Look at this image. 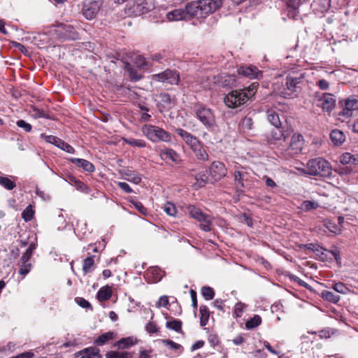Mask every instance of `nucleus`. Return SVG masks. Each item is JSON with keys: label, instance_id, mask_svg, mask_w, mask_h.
<instances>
[{"label": "nucleus", "instance_id": "1", "mask_svg": "<svg viewBox=\"0 0 358 358\" xmlns=\"http://www.w3.org/2000/svg\"><path fill=\"white\" fill-rule=\"evenodd\" d=\"M222 0H199L185 7L173 9L166 14L168 21L187 20L192 17L202 18L217 10L222 6Z\"/></svg>", "mask_w": 358, "mask_h": 358}, {"label": "nucleus", "instance_id": "2", "mask_svg": "<svg viewBox=\"0 0 358 358\" xmlns=\"http://www.w3.org/2000/svg\"><path fill=\"white\" fill-rule=\"evenodd\" d=\"M302 173L314 176L329 177L331 174L330 163L322 157L310 159L306 168H297Z\"/></svg>", "mask_w": 358, "mask_h": 358}, {"label": "nucleus", "instance_id": "3", "mask_svg": "<svg viewBox=\"0 0 358 358\" xmlns=\"http://www.w3.org/2000/svg\"><path fill=\"white\" fill-rule=\"evenodd\" d=\"M258 83H253L248 88L235 90L229 93L225 99V104L229 108H236L245 103L257 92Z\"/></svg>", "mask_w": 358, "mask_h": 358}, {"label": "nucleus", "instance_id": "4", "mask_svg": "<svg viewBox=\"0 0 358 358\" xmlns=\"http://www.w3.org/2000/svg\"><path fill=\"white\" fill-rule=\"evenodd\" d=\"M303 146V137L301 134H294L291 138L290 142L287 144L281 143L279 152L285 157L289 158L299 154Z\"/></svg>", "mask_w": 358, "mask_h": 358}, {"label": "nucleus", "instance_id": "5", "mask_svg": "<svg viewBox=\"0 0 358 358\" xmlns=\"http://www.w3.org/2000/svg\"><path fill=\"white\" fill-rule=\"evenodd\" d=\"M187 209L189 216L200 223L199 227L201 230L210 231L213 229V217L211 215L204 213L199 208L194 206H189Z\"/></svg>", "mask_w": 358, "mask_h": 358}, {"label": "nucleus", "instance_id": "6", "mask_svg": "<svg viewBox=\"0 0 358 358\" xmlns=\"http://www.w3.org/2000/svg\"><path fill=\"white\" fill-rule=\"evenodd\" d=\"M141 131L152 142H170L171 140L169 132L155 125L145 124L142 127Z\"/></svg>", "mask_w": 358, "mask_h": 358}, {"label": "nucleus", "instance_id": "7", "mask_svg": "<svg viewBox=\"0 0 358 358\" xmlns=\"http://www.w3.org/2000/svg\"><path fill=\"white\" fill-rule=\"evenodd\" d=\"M196 117L208 129H213L216 126V121L213 110L203 105H197L194 108Z\"/></svg>", "mask_w": 358, "mask_h": 358}, {"label": "nucleus", "instance_id": "8", "mask_svg": "<svg viewBox=\"0 0 358 358\" xmlns=\"http://www.w3.org/2000/svg\"><path fill=\"white\" fill-rule=\"evenodd\" d=\"M102 0H85L82 12L84 17L89 20L94 19L100 11Z\"/></svg>", "mask_w": 358, "mask_h": 358}, {"label": "nucleus", "instance_id": "9", "mask_svg": "<svg viewBox=\"0 0 358 358\" xmlns=\"http://www.w3.org/2000/svg\"><path fill=\"white\" fill-rule=\"evenodd\" d=\"M303 76H296V75H289L287 77L286 81V89L285 91L281 92V94L285 98H291L293 97V94L294 92L297 91V89L299 87V85L302 82Z\"/></svg>", "mask_w": 358, "mask_h": 358}, {"label": "nucleus", "instance_id": "10", "mask_svg": "<svg viewBox=\"0 0 358 358\" xmlns=\"http://www.w3.org/2000/svg\"><path fill=\"white\" fill-rule=\"evenodd\" d=\"M151 78L152 81L166 83L170 85H177L180 79V76L176 72L169 69L161 73L152 75Z\"/></svg>", "mask_w": 358, "mask_h": 358}, {"label": "nucleus", "instance_id": "11", "mask_svg": "<svg viewBox=\"0 0 358 358\" xmlns=\"http://www.w3.org/2000/svg\"><path fill=\"white\" fill-rule=\"evenodd\" d=\"M227 172L224 164L219 161L213 162L209 168L210 182L213 183L224 178Z\"/></svg>", "mask_w": 358, "mask_h": 358}, {"label": "nucleus", "instance_id": "12", "mask_svg": "<svg viewBox=\"0 0 358 358\" xmlns=\"http://www.w3.org/2000/svg\"><path fill=\"white\" fill-rule=\"evenodd\" d=\"M176 132L182 138L192 150H195V148L201 143L196 136L182 129H177Z\"/></svg>", "mask_w": 358, "mask_h": 358}, {"label": "nucleus", "instance_id": "13", "mask_svg": "<svg viewBox=\"0 0 358 358\" xmlns=\"http://www.w3.org/2000/svg\"><path fill=\"white\" fill-rule=\"evenodd\" d=\"M357 109H358V98L350 96L345 101L341 114L348 117L352 115V111Z\"/></svg>", "mask_w": 358, "mask_h": 358}, {"label": "nucleus", "instance_id": "14", "mask_svg": "<svg viewBox=\"0 0 358 358\" xmlns=\"http://www.w3.org/2000/svg\"><path fill=\"white\" fill-rule=\"evenodd\" d=\"M336 105V99L331 94H324L320 99L319 106L326 112H331Z\"/></svg>", "mask_w": 358, "mask_h": 358}, {"label": "nucleus", "instance_id": "15", "mask_svg": "<svg viewBox=\"0 0 358 358\" xmlns=\"http://www.w3.org/2000/svg\"><path fill=\"white\" fill-rule=\"evenodd\" d=\"M238 73L250 78L259 79L262 76V73L253 66H241L238 70Z\"/></svg>", "mask_w": 358, "mask_h": 358}, {"label": "nucleus", "instance_id": "16", "mask_svg": "<svg viewBox=\"0 0 358 358\" xmlns=\"http://www.w3.org/2000/svg\"><path fill=\"white\" fill-rule=\"evenodd\" d=\"M248 173L243 170H237L234 172V182L238 191L243 192L245 187L244 181L248 180Z\"/></svg>", "mask_w": 358, "mask_h": 358}, {"label": "nucleus", "instance_id": "17", "mask_svg": "<svg viewBox=\"0 0 358 358\" xmlns=\"http://www.w3.org/2000/svg\"><path fill=\"white\" fill-rule=\"evenodd\" d=\"M273 141V144H277L278 150L281 148V143L284 144L286 141V137L284 136L280 127H275L271 131V141Z\"/></svg>", "mask_w": 358, "mask_h": 358}, {"label": "nucleus", "instance_id": "18", "mask_svg": "<svg viewBox=\"0 0 358 358\" xmlns=\"http://www.w3.org/2000/svg\"><path fill=\"white\" fill-rule=\"evenodd\" d=\"M136 10L139 14H144L155 8L152 0H138L136 5Z\"/></svg>", "mask_w": 358, "mask_h": 358}, {"label": "nucleus", "instance_id": "19", "mask_svg": "<svg viewBox=\"0 0 358 358\" xmlns=\"http://www.w3.org/2000/svg\"><path fill=\"white\" fill-rule=\"evenodd\" d=\"M159 155L162 160L164 161H172L176 162L179 160V155L171 148H164L160 149Z\"/></svg>", "mask_w": 358, "mask_h": 358}, {"label": "nucleus", "instance_id": "20", "mask_svg": "<svg viewBox=\"0 0 358 358\" xmlns=\"http://www.w3.org/2000/svg\"><path fill=\"white\" fill-rule=\"evenodd\" d=\"M122 178L134 184H138L141 182V176L136 171L127 169L124 170L122 173Z\"/></svg>", "mask_w": 358, "mask_h": 358}, {"label": "nucleus", "instance_id": "21", "mask_svg": "<svg viewBox=\"0 0 358 358\" xmlns=\"http://www.w3.org/2000/svg\"><path fill=\"white\" fill-rule=\"evenodd\" d=\"M70 162L78 167L82 168L84 171L93 172L94 171V165L89 161L84 159L71 158Z\"/></svg>", "mask_w": 358, "mask_h": 358}, {"label": "nucleus", "instance_id": "22", "mask_svg": "<svg viewBox=\"0 0 358 358\" xmlns=\"http://www.w3.org/2000/svg\"><path fill=\"white\" fill-rule=\"evenodd\" d=\"M78 354L80 358H101L99 350L94 347L85 348Z\"/></svg>", "mask_w": 358, "mask_h": 358}, {"label": "nucleus", "instance_id": "23", "mask_svg": "<svg viewBox=\"0 0 358 358\" xmlns=\"http://www.w3.org/2000/svg\"><path fill=\"white\" fill-rule=\"evenodd\" d=\"M235 79L234 76L222 74L217 78L213 77V83L220 84L223 87L232 86L234 84Z\"/></svg>", "mask_w": 358, "mask_h": 358}, {"label": "nucleus", "instance_id": "24", "mask_svg": "<svg viewBox=\"0 0 358 358\" xmlns=\"http://www.w3.org/2000/svg\"><path fill=\"white\" fill-rule=\"evenodd\" d=\"M330 138L336 145H341L345 140L344 134L338 129L333 130L330 134Z\"/></svg>", "mask_w": 358, "mask_h": 358}, {"label": "nucleus", "instance_id": "25", "mask_svg": "<svg viewBox=\"0 0 358 358\" xmlns=\"http://www.w3.org/2000/svg\"><path fill=\"white\" fill-rule=\"evenodd\" d=\"M137 343V339L133 336L122 338L115 343L118 348H129Z\"/></svg>", "mask_w": 358, "mask_h": 358}, {"label": "nucleus", "instance_id": "26", "mask_svg": "<svg viewBox=\"0 0 358 358\" xmlns=\"http://www.w3.org/2000/svg\"><path fill=\"white\" fill-rule=\"evenodd\" d=\"M112 296V289L109 286L102 287L97 293V299L100 301H107Z\"/></svg>", "mask_w": 358, "mask_h": 358}, {"label": "nucleus", "instance_id": "27", "mask_svg": "<svg viewBox=\"0 0 358 358\" xmlns=\"http://www.w3.org/2000/svg\"><path fill=\"white\" fill-rule=\"evenodd\" d=\"M147 275L152 278V282L155 283L162 280L164 276V271L158 267H152L148 270Z\"/></svg>", "mask_w": 358, "mask_h": 358}, {"label": "nucleus", "instance_id": "28", "mask_svg": "<svg viewBox=\"0 0 358 358\" xmlns=\"http://www.w3.org/2000/svg\"><path fill=\"white\" fill-rule=\"evenodd\" d=\"M192 152H194L197 159L200 161L208 160V154L203 148L202 143H199V145L195 148V150H192Z\"/></svg>", "mask_w": 358, "mask_h": 358}, {"label": "nucleus", "instance_id": "29", "mask_svg": "<svg viewBox=\"0 0 358 358\" xmlns=\"http://www.w3.org/2000/svg\"><path fill=\"white\" fill-rule=\"evenodd\" d=\"M267 119L274 127H280L281 122L278 113L273 110L267 111Z\"/></svg>", "mask_w": 358, "mask_h": 358}, {"label": "nucleus", "instance_id": "30", "mask_svg": "<svg viewBox=\"0 0 358 358\" xmlns=\"http://www.w3.org/2000/svg\"><path fill=\"white\" fill-rule=\"evenodd\" d=\"M195 179L199 187H203L206 183L210 182V173L208 174L205 173H199L196 175Z\"/></svg>", "mask_w": 358, "mask_h": 358}, {"label": "nucleus", "instance_id": "31", "mask_svg": "<svg viewBox=\"0 0 358 358\" xmlns=\"http://www.w3.org/2000/svg\"><path fill=\"white\" fill-rule=\"evenodd\" d=\"M321 296L324 300L334 303H337L340 300V296L338 295H336L334 292L328 290L322 291Z\"/></svg>", "mask_w": 358, "mask_h": 358}, {"label": "nucleus", "instance_id": "32", "mask_svg": "<svg viewBox=\"0 0 358 358\" xmlns=\"http://www.w3.org/2000/svg\"><path fill=\"white\" fill-rule=\"evenodd\" d=\"M113 337H114V333L109 331V332L105 333V334L99 336L94 341V343L98 345H103L106 344L110 340H112L113 338Z\"/></svg>", "mask_w": 358, "mask_h": 358}, {"label": "nucleus", "instance_id": "33", "mask_svg": "<svg viewBox=\"0 0 358 358\" xmlns=\"http://www.w3.org/2000/svg\"><path fill=\"white\" fill-rule=\"evenodd\" d=\"M340 162L343 164H357L356 157L350 152L343 154L340 157Z\"/></svg>", "mask_w": 358, "mask_h": 358}, {"label": "nucleus", "instance_id": "34", "mask_svg": "<svg viewBox=\"0 0 358 358\" xmlns=\"http://www.w3.org/2000/svg\"><path fill=\"white\" fill-rule=\"evenodd\" d=\"M36 248V244L34 243H31L29 248L27 249L26 252L22 255V256L20 258L21 262H29L30 258L31 257L34 251Z\"/></svg>", "mask_w": 358, "mask_h": 358}, {"label": "nucleus", "instance_id": "35", "mask_svg": "<svg viewBox=\"0 0 358 358\" xmlns=\"http://www.w3.org/2000/svg\"><path fill=\"white\" fill-rule=\"evenodd\" d=\"M94 261V256L88 257L84 259L83 271L85 273L91 272L93 270Z\"/></svg>", "mask_w": 358, "mask_h": 358}, {"label": "nucleus", "instance_id": "36", "mask_svg": "<svg viewBox=\"0 0 358 358\" xmlns=\"http://www.w3.org/2000/svg\"><path fill=\"white\" fill-rule=\"evenodd\" d=\"M261 322V317L258 315H255L252 318L246 322L245 327L248 329H254L258 327Z\"/></svg>", "mask_w": 358, "mask_h": 358}, {"label": "nucleus", "instance_id": "37", "mask_svg": "<svg viewBox=\"0 0 358 358\" xmlns=\"http://www.w3.org/2000/svg\"><path fill=\"white\" fill-rule=\"evenodd\" d=\"M106 358H131L132 356L127 352L110 351L106 353Z\"/></svg>", "mask_w": 358, "mask_h": 358}, {"label": "nucleus", "instance_id": "38", "mask_svg": "<svg viewBox=\"0 0 358 358\" xmlns=\"http://www.w3.org/2000/svg\"><path fill=\"white\" fill-rule=\"evenodd\" d=\"M319 207V203L316 201H304L301 206V209L304 211H310L311 210L317 209Z\"/></svg>", "mask_w": 358, "mask_h": 358}, {"label": "nucleus", "instance_id": "39", "mask_svg": "<svg viewBox=\"0 0 358 358\" xmlns=\"http://www.w3.org/2000/svg\"><path fill=\"white\" fill-rule=\"evenodd\" d=\"M163 210L169 216H176L177 210L175 205L171 202H166L162 207Z\"/></svg>", "mask_w": 358, "mask_h": 358}, {"label": "nucleus", "instance_id": "40", "mask_svg": "<svg viewBox=\"0 0 358 358\" xmlns=\"http://www.w3.org/2000/svg\"><path fill=\"white\" fill-rule=\"evenodd\" d=\"M0 185L8 190L14 189L15 183L7 177L0 176Z\"/></svg>", "mask_w": 358, "mask_h": 358}, {"label": "nucleus", "instance_id": "41", "mask_svg": "<svg viewBox=\"0 0 358 358\" xmlns=\"http://www.w3.org/2000/svg\"><path fill=\"white\" fill-rule=\"evenodd\" d=\"M124 141L133 147L144 148L146 145L145 142L141 139L124 138Z\"/></svg>", "mask_w": 358, "mask_h": 358}, {"label": "nucleus", "instance_id": "42", "mask_svg": "<svg viewBox=\"0 0 358 358\" xmlns=\"http://www.w3.org/2000/svg\"><path fill=\"white\" fill-rule=\"evenodd\" d=\"M324 226L329 230V231L335 234H340L341 231V227L330 220H325Z\"/></svg>", "mask_w": 358, "mask_h": 358}, {"label": "nucleus", "instance_id": "43", "mask_svg": "<svg viewBox=\"0 0 358 358\" xmlns=\"http://www.w3.org/2000/svg\"><path fill=\"white\" fill-rule=\"evenodd\" d=\"M20 269L18 271L19 274L25 276L31 268V264L29 262H24L20 261Z\"/></svg>", "mask_w": 358, "mask_h": 358}, {"label": "nucleus", "instance_id": "44", "mask_svg": "<svg viewBox=\"0 0 358 358\" xmlns=\"http://www.w3.org/2000/svg\"><path fill=\"white\" fill-rule=\"evenodd\" d=\"M200 313H201V321H200L201 325L203 327V326L206 325L208 320V317H209V314H208L207 307L206 306H201L200 307Z\"/></svg>", "mask_w": 358, "mask_h": 358}, {"label": "nucleus", "instance_id": "45", "mask_svg": "<svg viewBox=\"0 0 358 358\" xmlns=\"http://www.w3.org/2000/svg\"><path fill=\"white\" fill-rule=\"evenodd\" d=\"M125 68L128 71L129 78L131 80L137 81L141 78V76L138 75L136 70L129 64H126Z\"/></svg>", "mask_w": 358, "mask_h": 358}, {"label": "nucleus", "instance_id": "46", "mask_svg": "<svg viewBox=\"0 0 358 358\" xmlns=\"http://www.w3.org/2000/svg\"><path fill=\"white\" fill-rule=\"evenodd\" d=\"M246 306H247L245 303H243L241 302H238V303H236L234 310V313H233L234 316L236 317H241Z\"/></svg>", "mask_w": 358, "mask_h": 358}, {"label": "nucleus", "instance_id": "47", "mask_svg": "<svg viewBox=\"0 0 358 358\" xmlns=\"http://www.w3.org/2000/svg\"><path fill=\"white\" fill-rule=\"evenodd\" d=\"M34 216V210L32 206L29 205L22 213V218L26 221H30Z\"/></svg>", "mask_w": 358, "mask_h": 358}, {"label": "nucleus", "instance_id": "48", "mask_svg": "<svg viewBox=\"0 0 358 358\" xmlns=\"http://www.w3.org/2000/svg\"><path fill=\"white\" fill-rule=\"evenodd\" d=\"M201 294L207 300L213 299L215 296L213 289L210 287H203L201 289Z\"/></svg>", "mask_w": 358, "mask_h": 358}, {"label": "nucleus", "instance_id": "49", "mask_svg": "<svg viewBox=\"0 0 358 358\" xmlns=\"http://www.w3.org/2000/svg\"><path fill=\"white\" fill-rule=\"evenodd\" d=\"M182 323L179 320H172L166 322V327L176 331H180L181 329Z\"/></svg>", "mask_w": 358, "mask_h": 358}, {"label": "nucleus", "instance_id": "50", "mask_svg": "<svg viewBox=\"0 0 358 358\" xmlns=\"http://www.w3.org/2000/svg\"><path fill=\"white\" fill-rule=\"evenodd\" d=\"M57 147L69 153H74L75 152L74 148L71 145L68 144L62 140L59 141Z\"/></svg>", "mask_w": 358, "mask_h": 358}, {"label": "nucleus", "instance_id": "51", "mask_svg": "<svg viewBox=\"0 0 358 358\" xmlns=\"http://www.w3.org/2000/svg\"><path fill=\"white\" fill-rule=\"evenodd\" d=\"M333 289L340 294H347L349 292L348 287H347L342 282H337L335 283L333 285Z\"/></svg>", "mask_w": 358, "mask_h": 358}, {"label": "nucleus", "instance_id": "52", "mask_svg": "<svg viewBox=\"0 0 358 358\" xmlns=\"http://www.w3.org/2000/svg\"><path fill=\"white\" fill-rule=\"evenodd\" d=\"M318 3L320 6V12L325 13L331 7V0H318Z\"/></svg>", "mask_w": 358, "mask_h": 358}, {"label": "nucleus", "instance_id": "53", "mask_svg": "<svg viewBox=\"0 0 358 358\" xmlns=\"http://www.w3.org/2000/svg\"><path fill=\"white\" fill-rule=\"evenodd\" d=\"M16 124L26 132H29L31 130V125L23 120H18Z\"/></svg>", "mask_w": 358, "mask_h": 358}, {"label": "nucleus", "instance_id": "54", "mask_svg": "<svg viewBox=\"0 0 358 358\" xmlns=\"http://www.w3.org/2000/svg\"><path fill=\"white\" fill-rule=\"evenodd\" d=\"M169 305V298L167 296H162L156 303L157 308L167 307Z\"/></svg>", "mask_w": 358, "mask_h": 358}, {"label": "nucleus", "instance_id": "55", "mask_svg": "<svg viewBox=\"0 0 358 358\" xmlns=\"http://www.w3.org/2000/svg\"><path fill=\"white\" fill-rule=\"evenodd\" d=\"M241 124L243 129H250L252 124V120L250 117H245L241 120Z\"/></svg>", "mask_w": 358, "mask_h": 358}, {"label": "nucleus", "instance_id": "56", "mask_svg": "<svg viewBox=\"0 0 358 358\" xmlns=\"http://www.w3.org/2000/svg\"><path fill=\"white\" fill-rule=\"evenodd\" d=\"M285 2L287 6L296 10L300 6L301 0H285Z\"/></svg>", "mask_w": 358, "mask_h": 358}, {"label": "nucleus", "instance_id": "57", "mask_svg": "<svg viewBox=\"0 0 358 358\" xmlns=\"http://www.w3.org/2000/svg\"><path fill=\"white\" fill-rule=\"evenodd\" d=\"M162 342L166 346H169L171 349L178 350L181 348L180 345L171 341V340H162Z\"/></svg>", "mask_w": 358, "mask_h": 358}, {"label": "nucleus", "instance_id": "58", "mask_svg": "<svg viewBox=\"0 0 358 358\" xmlns=\"http://www.w3.org/2000/svg\"><path fill=\"white\" fill-rule=\"evenodd\" d=\"M42 136H44L45 138V141L50 143H52V144H54L57 147V145L59 143V141L61 140L60 138L55 136H52V135H49V136H45V135H42Z\"/></svg>", "mask_w": 358, "mask_h": 358}, {"label": "nucleus", "instance_id": "59", "mask_svg": "<svg viewBox=\"0 0 358 358\" xmlns=\"http://www.w3.org/2000/svg\"><path fill=\"white\" fill-rule=\"evenodd\" d=\"M76 303L84 308H88L91 307L90 303L83 298L78 297L76 298Z\"/></svg>", "mask_w": 358, "mask_h": 358}, {"label": "nucleus", "instance_id": "60", "mask_svg": "<svg viewBox=\"0 0 358 358\" xmlns=\"http://www.w3.org/2000/svg\"><path fill=\"white\" fill-rule=\"evenodd\" d=\"M135 63H136V65L138 68H141V69L143 68L146 65L145 59L143 57L140 56V55H138L136 57Z\"/></svg>", "mask_w": 358, "mask_h": 358}, {"label": "nucleus", "instance_id": "61", "mask_svg": "<svg viewBox=\"0 0 358 358\" xmlns=\"http://www.w3.org/2000/svg\"><path fill=\"white\" fill-rule=\"evenodd\" d=\"M152 350H145L144 348H141L139 350L138 358H150Z\"/></svg>", "mask_w": 358, "mask_h": 358}, {"label": "nucleus", "instance_id": "62", "mask_svg": "<svg viewBox=\"0 0 358 358\" xmlns=\"http://www.w3.org/2000/svg\"><path fill=\"white\" fill-rule=\"evenodd\" d=\"M145 329L149 334H154L158 331L156 324L152 322H148L146 324Z\"/></svg>", "mask_w": 358, "mask_h": 358}, {"label": "nucleus", "instance_id": "63", "mask_svg": "<svg viewBox=\"0 0 358 358\" xmlns=\"http://www.w3.org/2000/svg\"><path fill=\"white\" fill-rule=\"evenodd\" d=\"M117 185L126 193H131L133 192L131 187L127 182H119Z\"/></svg>", "mask_w": 358, "mask_h": 358}, {"label": "nucleus", "instance_id": "64", "mask_svg": "<svg viewBox=\"0 0 358 358\" xmlns=\"http://www.w3.org/2000/svg\"><path fill=\"white\" fill-rule=\"evenodd\" d=\"M34 356V354L32 352L28 351V352H22L21 354H19L15 357H10V358H33Z\"/></svg>", "mask_w": 358, "mask_h": 358}]
</instances>
